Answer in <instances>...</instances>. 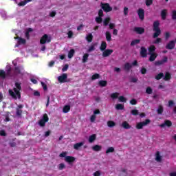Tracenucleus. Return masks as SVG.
<instances>
[{
	"mask_svg": "<svg viewBox=\"0 0 176 176\" xmlns=\"http://www.w3.org/2000/svg\"><path fill=\"white\" fill-rule=\"evenodd\" d=\"M15 87L13 88V90L9 89L8 93L13 100H17V98L18 100H21V92L20 91L21 90V84L15 82Z\"/></svg>",
	"mask_w": 176,
	"mask_h": 176,
	"instance_id": "nucleus-1",
	"label": "nucleus"
},
{
	"mask_svg": "<svg viewBox=\"0 0 176 176\" xmlns=\"http://www.w3.org/2000/svg\"><path fill=\"white\" fill-rule=\"evenodd\" d=\"M153 31L154 32L153 34V38L154 39L158 38L160 34H162V30H160V22L159 21L153 22Z\"/></svg>",
	"mask_w": 176,
	"mask_h": 176,
	"instance_id": "nucleus-2",
	"label": "nucleus"
},
{
	"mask_svg": "<svg viewBox=\"0 0 176 176\" xmlns=\"http://www.w3.org/2000/svg\"><path fill=\"white\" fill-rule=\"evenodd\" d=\"M149 123H151V120L149 119H146L143 122H138L137 124H136V129L138 130H141L142 129H144V126H148V124H149Z\"/></svg>",
	"mask_w": 176,
	"mask_h": 176,
	"instance_id": "nucleus-3",
	"label": "nucleus"
},
{
	"mask_svg": "<svg viewBox=\"0 0 176 176\" xmlns=\"http://www.w3.org/2000/svg\"><path fill=\"white\" fill-rule=\"evenodd\" d=\"M47 122H49V116H47V114L45 113L42 119L38 121V124L41 127H45Z\"/></svg>",
	"mask_w": 176,
	"mask_h": 176,
	"instance_id": "nucleus-4",
	"label": "nucleus"
},
{
	"mask_svg": "<svg viewBox=\"0 0 176 176\" xmlns=\"http://www.w3.org/2000/svg\"><path fill=\"white\" fill-rule=\"evenodd\" d=\"M52 42V37L47 34H44L40 39L41 45H45V43H50Z\"/></svg>",
	"mask_w": 176,
	"mask_h": 176,
	"instance_id": "nucleus-5",
	"label": "nucleus"
},
{
	"mask_svg": "<svg viewBox=\"0 0 176 176\" xmlns=\"http://www.w3.org/2000/svg\"><path fill=\"white\" fill-rule=\"evenodd\" d=\"M100 7L104 10V12H106V13H108L109 12H112V7L109 6V3H100Z\"/></svg>",
	"mask_w": 176,
	"mask_h": 176,
	"instance_id": "nucleus-6",
	"label": "nucleus"
},
{
	"mask_svg": "<svg viewBox=\"0 0 176 176\" xmlns=\"http://www.w3.org/2000/svg\"><path fill=\"white\" fill-rule=\"evenodd\" d=\"M67 79H68V74L65 73L58 77V82H59V83H65Z\"/></svg>",
	"mask_w": 176,
	"mask_h": 176,
	"instance_id": "nucleus-7",
	"label": "nucleus"
},
{
	"mask_svg": "<svg viewBox=\"0 0 176 176\" xmlns=\"http://www.w3.org/2000/svg\"><path fill=\"white\" fill-rule=\"evenodd\" d=\"M168 60V58H167V56H164L162 60H156L154 64L155 67H159L160 65H163L164 63H167Z\"/></svg>",
	"mask_w": 176,
	"mask_h": 176,
	"instance_id": "nucleus-8",
	"label": "nucleus"
},
{
	"mask_svg": "<svg viewBox=\"0 0 176 176\" xmlns=\"http://www.w3.org/2000/svg\"><path fill=\"white\" fill-rule=\"evenodd\" d=\"M23 108H24V106L23 104H19L16 108V116H21L23 115Z\"/></svg>",
	"mask_w": 176,
	"mask_h": 176,
	"instance_id": "nucleus-9",
	"label": "nucleus"
},
{
	"mask_svg": "<svg viewBox=\"0 0 176 176\" xmlns=\"http://www.w3.org/2000/svg\"><path fill=\"white\" fill-rule=\"evenodd\" d=\"M140 56L143 58L148 57V50L145 47H141L140 48Z\"/></svg>",
	"mask_w": 176,
	"mask_h": 176,
	"instance_id": "nucleus-10",
	"label": "nucleus"
},
{
	"mask_svg": "<svg viewBox=\"0 0 176 176\" xmlns=\"http://www.w3.org/2000/svg\"><path fill=\"white\" fill-rule=\"evenodd\" d=\"M138 14L139 16V19L143 21L145 19V10L142 8H139L138 10Z\"/></svg>",
	"mask_w": 176,
	"mask_h": 176,
	"instance_id": "nucleus-11",
	"label": "nucleus"
},
{
	"mask_svg": "<svg viewBox=\"0 0 176 176\" xmlns=\"http://www.w3.org/2000/svg\"><path fill=\"white\" fill-rule=\"evenodd\" d=\"M166 49H168V50H173L174 47H175V41L172 40L169 41V43L166 45Z\"/></svg>",
	"mask_w": 176,
	"mask_h": 176,
	"instance_id": "nucleus-12",
	"label": "nucleus"
},
{
	"mask_svg": "<svg viewBox=\"0 0 176 176\" xmlns=\"http://www.w3.org/2000/svg\"><path fill=\"white\" fill-rule=\"evenodd\" d=\"M133 31L136 32V34H138L139 35H142V34L145 32V29L141 27H135L133 29Z\"/></svg>",
	"mask_w": 176,
	"mask_h": 176,
	"instance_id": "nucleus-13",
	"label": "nucleus"
},
{
	"mask_svg": "<svg viewBox=\"0 0 176 176\" xmlns=\"http://www.w3.org/2000/svg\"><path fill=\"white\" fill-rule=\"evenodd\" d=\"M173 126V122L170 120H166L164 123L160 125V127H171Z\"/></svg>",
	"mask_w": 176,
	"mask_h": 176,
	"instance_id": "nucleus-14",
	"label": "nucleus"
},
{
	"mask_svg": "<svg viewBox=\"0 0 176 176\" xmlns=\"http://www.w3.org/2000/svg\"><path fill=\"white\" fill-rule=\"evenodd\" d=\"M75 160H76L75 157L66 156L65 157V162H66V163H68V164H72V163H74V162H75Z\"/></svg>",
	"mask_w": 176,
	"mask_h": 176,
	"instance_id": "nucleus-15",
	"label": "nucleus"
},
{
	"mask_svg": "<svg viewBox=\"0 0 176 176\" xmlns=\"http://www.w3.org/2000/svg\"><path fill=\"white\" fill-rule=\"evenodd\" d=\"M14 39H18V41H17L18 45H16V47L19 46V45H25L27 42L25 38H23L19 36H16L14 38Z\"/></svg>",
	"mask_w": 176,
	"mask_h": 176,
	"instance_id": "nucleus-16",
	"label": "nucleus"
},
{
	"mask_svg": "<svg viewBox=\"0 0 176 176\" xmlns=\"http://www.w3.org/2000/svg\"><path fill=\"white\" fill-rule=\"evenodd\" d=\"M113 53V50H104L102 52V57H109Z\"/></svg>",
	"mask_w": 176,
	"mask_h": 176,
	"instance_id": "nucleus-17",
	"label": "nucleus"
},
{
	"mask_svg": "<svg viewBox=\"0 0 176 176\" xmlns=\"http://www.w3.org/2000/svg\"><path fill=\"white\" fill-rule=\"evenodd\" d=\"M156 58H157V54L151 53L150 57L148 58V61H150L151 63H153V61H155V60H156Z\"/></svg>",
	"mask_w": 176,
	"mask_h": 176,
	"instance_id": "nucleus-18",
	"label": "nucleus"
},
{
	"mask_svg": "<svg viewBox=\"0 0 176 176\" xmlns=\"http://www.w3.org/2000/svg\"><path fill=\"white\" fill-rule=\"evenodd\" d=\"M122 126L123 129H125V130H129V129H131V125H130V124H129V122H127V121H124L122 124Z\"/></svg>",
	"mask_w": 176,
	"mask_h": 176,
	"instance_id": "nucleus-19",
	"label": "nucleus"
},
{
	"mask_svg": "<svg viewBox=\"0 0 176 176\" xmlns=\"http://www.w3.org/2000/svg\"><path fill=\"white\" fill-rule=\"evenodd\" d=\"M161 17H162V20H166V19L167 18V10L166 9H164L161 11Z\"/></svg>",
	"mask_w": 176,
	"mask_h": 176,
	"instance_id": "nucleus-20",
	"label": "nucleus"
},
{
	"mask_svg": "<svg viewBox=\"0 0 176 176\" xmlns=\"http://www.w3.org/2000/svg\"><path fill=\"white\" fill-rule=\"evenodd\" d=\"M105 36L107 42H111V41H112V35L111 34V32H109V31H107L105 32Z\"/></svg>",
	"mask_w": 176,
	"mask_h": 176,
	"instance_id": "nucleus-21",
	"label": "nucleus"
},
{
	"mask_svg": "<svg viewBox=\"0 0 176 176\" xmlns=\"http://www.w3.org/2000/svg\"><path fill=\"white\" fill-rule=\"evenodd\" d=\"M107 42L105 41H102L100 49L101 52H104V50H107Z\"/></svg>",
	"mask_w": 176,
	"mask_h": 176,
	"instance_id": "nucleus-22",
	"label": "nucleus"
},
{
	"mask_svg": "<svg viewBox=\"0 0 176 176\" xmlns=\"http://www.w3.org/2000/svg\"><path fill=\"white\" fill-rule=\"evenodd\" d=\"M92 149L95 152H100V151H101V149H102V146L96 144V145L92 146Z\"/></svg>",
	"mask_w": 176,
	"mask_h": 176,
	"instance_id": "nucleus-23",
	"label": "nucleus"
},
{
	"mask_svg": "<svg viewBox=\"0 0 176 176\" xmlns=\"http://www.w3.org/2000/svg\"><path fill=\"white\" fill-rule=\"evenodd\" d=\"M96 138H97V135H96V134H93V135H90L89 138V142H90L91 144L94 142V141H96Z\"/></svg>",
	"mask_w": 176,
	"mask_h": 176,
	"instance_id": "nucleus-24",
	"label": "nucleus"
},
{
	"mask_svg": "<svg viewBox=\"0 0 176 176\" xmlns=\"http://www.w3.org/2000/svg\"><path fill=\"white\" fill-rule=\"evenodd\" d=\"M170 79H171V74H170V72H166L164 77V80L167 81V80H170Z\"/></svg>",
	"mask_w": 176,
	"mask_h": 176,
	"instance_id": "nucleus-25",
	"label": "nucleus"
},
{
	"mask_svg": "<svg viewBox=\"0 0 176 176\" xmlns=\"http://www.w3.org/2000/svg\"><path fill=\"white\" fill-rule=\"evenodd\" d=\"M98 85L100 87H105L108 85V82L107 80H100Z\"/></svg>",
	"mask_w": 176,
	"mask_h": 176,
	"instance_id": "nucleus-26",
	"label": "nucleus"
},
{
	"mask_svg": "<svg viewBox=\"0 0 176 176\" xmlns=\"http://www.w3.org/2000/svg\"><path fill=\"white\" fill-rule=\"evenodd\" d=\"M155 160L156 162H162V156H160V152L157 151L155 154Z\"/></svg>",
	"mask_w": 176,
	"mask_h": 176,
	"instance_id": "nucleus-27",
	"label": "nucleus"
},
{
	"mask_svg": "<svg viewBox=\"0 0 176 176\" xmlns=\"http://www.w3.org/2000/svg\"><path fill=\"white\" fill-rule=\"evenodd\" d=\"M119 93L118 92H115L113 93L110 95L111 98H112L113 100H117V98H119Z\"/></svg>",
	"mask_w": 176,
	"mask_h": 176,
	"instance_id": "nucleus-28",
	"label": "nucleus"
},
{
	"mask_svg": "<svg viewBox=\"0 0 176 176\" xmlns=\"http://www.w3.org/2000/svg\"><path fill=\"white\" fill-rule=\"evenodd\" d=\"M86 40L87 41V42H89L90 43V42L93 41V34L91 33H89L86 36Z\"/></svg>",
	"mask_w": 176,
	"mask_h": 176,
	"instance_id": "nucleus-29",
	"label": "nucleus"
},
{
	"mask_svg": "<svg viewBox=\"0 0 176 176\" xmlns=\"http://www.w3.org/2000/svg\"><path fill=\"white\" fill-rule=\"evenodd\" d=\"M64 113H68V112H69V111H71V106L69 105H65L64 107H63V109Z\"/></svg>",
	"mask_w": 176,
	"mask_h": 176,
	"instance_id": "nucleus-30",
	"label": "nucleus"
},
{
	"mask_svg": "<svg viewBox=\"0 0 176 176\" xmlns=\"http://www.w3.org/2000/svg\"><path fill=\"white\" fill-rule=\"evenodd\" d=\"M116 109L118 110V111H122L123 109H124V105H123L122 104H117L116 105Z\"/></svg>",
	"mask_w": 176,
	"mask_h": 176,
	"instance_id": "nucleus-31",
	"label": "nucleus"
},
{
	"mask_svg": "<svg viewBox=\"0 0 176 176\" xmlns=\"http://www.w3.org/2000/svg\"><path fill=\"white\" fill-rule=\"evenodd\" d=\"M87 60H89V54L86 53L82 56V63H87Z\"/></svg>",
	"mask_w": 176,
	"mask_h": 176,
	"instance_id": "nucleus-32",
	"label": "nucleus"
},
{
	"mask_svg": "<svg viewBox=\"0 0 176 176\" xmlns=\"http://www.w3.org/2000/svg\"><path fill=\"white\" fill-rule=\"evenodd\" d=\"M131 67L132 65L129 63H126L124 66V69H125V71H130V69H131Z\"/></svg>",
	"mask_w": 176,
	"mask_h": 176,
	"instance_id": "nucleus-33",
	"label": "nucleus"
},
{
	"mask_svg": "<svg viewBox=\"0 0 176 176\" xmlns=\"http://www.w3.org/2000/svg\"><path fill=\"white\" fill-rule=\"evenodd\" d=\"M74 54H75V50H70L68 53V58H72V57H74Z\"/></svg>",
	"mask_w": 176,
	"mask_h": 176,
	"instance_id": "nucleus-34",
	"label": "nucleus"
},
{
	"mask_svg": "<svg viewBox=\"0 0 176 176\" xmlns=\"http://www.w3.org/2000/svg\"><path fill=\"white\" fill-rule=\"evenodd\" d=\"M141 42L140 39H135L131 42V46H135V45H138Z\"/></svg>",
	"mask_w": 176,
	"mask_h": 176,
	"instance_id": "nucleus-35",
	"label": "nucleus"
},
{
	"mask_svg": "<svg viewBox=\"0 0 176 176\" xmlns=\"http://www.w3.org/2000/svg\"><path fill=\"white\" fill-rule=\"evenodd\" d=\"M80 146H83V142H79V143L75 144L74 146V149L78 151V149H79V148H80Z\"/></svg>",
	"mask_w": 176,
	"mask_h": 176,
	"instance_id": "nucleus-36",
	"label": "nucleus"
},
{
	"mask_svg": "<svg viewBox=\"0 0 176 176\" xmlns=\"http://www.w3.org/2000/svg\"><path fill=\"white\" fill-rule=\"evenodd\" d=\"M110 21H111V18L110 17L105 18L104 21H103V24H104V27H107V25H108V24H109Z\"/></svg>",
	"mask_w": 176,
	"mask_h": 176,
	"instance_id": "nucleus-37",
	"label": "nucleus"
},
{
	"mask_svg": "<svg viewBox=\"0 0 176 176\" xmlns=\"http://www.w3.org/2000/svg\"><path fill=\"white\" fill-rule=\"evenodd\" d=\"M94 50H96V45L93 44L89 47L87 52V53H90L91 52H94Z\"/></svg>",
	"mask_w": 176,
	"mask_h": 176,
	"instance_id": "nucleus-38",
	"label": "nucleus"
},
{
	"mask_svg": "<svg viewBox=\"0 0 176 176\" xmlns=\"http://www.w3.org/2000/svg\"><path fill=\"white\" fill-rule=\"evenodd\" d=\"M107 126L108 127H114V126H116V123L112 120H109L107 122Z\"/></svg>",
	"mask_w": 176,
	"mask_h": 176,
	"instance_id": "nucleus-39",
	"label": "nucleus"
},
{
	"mask_svg": "<svg viewBox=\"0 0 176 176\" xmlns=\"http://www.w3.org/2000/svg\"><path fill=\"white\" fill-rule=\"evenodd\" d=\"M95 21L98 24H101V23H102V16H97V17H96Z\"/></svg>",
	"mask_w": 176,
	"mask_h": 176,
	"instance_id": "nucleus-40",
	"label": "nucleus"
},
{
	"mask_svg": "<svg viewBox=\"0 0 176 176\" xmlns=\"http://www.w3.org/2000/svg\"><path fill=\"white\" fill-rule=\"evenodd\" d=\"M146 94H152L153 93V89L151 87H147L146 88Z\"/></svg>",
	"mask_w": 176,
	"mask_h": 176,
	"instance_id": "nucleus-41",
	"label": "nucleus"
},
{
	"mask_svg": "<svg viewBox=\"0 0 176 176\" xmlns=\"http://www.w3.org/2000/svg\"><path fill=\"white\" fill-rule=\"evenodd\" d=\"M0 78L5 79L6 78V72L3 70L0 69Z\"/></svg>",
	"mask_w": 176,
	"mask_h": 176,
	"instance_id": "nucleus-42",
	"label": "nucleus"
},
{
	"mask_svg": "<svg viewBox=\"0 0 176 176\" xmlns=\"http://www.w3.org/2000/svg\"><path fill=\"white\" fill-rule=\"evenodd\" d=\"M164 74L160 73L157 76H155V79L157 80H160V79H162V78H164Z\"/></svg>",
	"mask_w": 176,
	"mask_h": 176,
	"instance_id": "nucleus-43",
	"label": "nucleus"
},
{
	"mask_svg": "<svg viewBox=\"0 0 176 176\" xmlns=\"http://www.w3.org/2000/svg\"><path fill=\"white\" fill-rule=\"evenodd\" d=\"M163 111H164L163 106L160 105L157 110L158 115H162V113H163Z\"/></svg>",
	"mask_w": 176,
	"mask_h": 176,
	"instance_id": "nucleus-44",
	"label": "nucleus"
},
{
	"mask_svg": "<svg viewBox=\"0 0 176 176\" xmlns=\"http://www.w3.org/2000/svg\"><path fill=\"white\" fill-rule=\"evenodd\" d=\"M155 50H156V47H155V45H151L148 48L149 54L154 53L153 52H155Z\"/></svg>",
	"mask_w": 176,
	"mask_h": 176,
	"instance_id": "nucleus-45",
	"label": "nucleus"
},
{
	"mask_svg": "<svg viewBox=\"0 0 176 176\" xmlns=\"http://www.w3.org/2000/svg\"><path fill=\"white\" fill-rule=\"evenodd\" d=\"M113 152H115V148L113 147H109L107 150L106 151V153H113Z\"/></svg>",
	"mask_w": 176,
	"mask_h": 176,
	"instance_id": "nucleus-46",
	"label": "nucleus"
},
{
	"mask_svg": "<svg viewBox=\"0 0 176 176\" xmlns=\"http://www.w3.org/2000/svg\"><path fill=\"white\" fill-rule=\"evenodd\" d=\"M118 100L120 101V102H126L127 101V99H126L124 96H121L118 98Z\"/></svg>",
	"mask_w": 176,
	"mask_h": 176,
	"instance_id": "nucleus-47",
	"label": "nucleus"
},
{
	"mask_svg": "<svg viewBox=\"0 0 176 176\" xmlns=\"http://www.w3.org/2000/svg\"><path fill=\"white\" fill-rule=\"evenodd\" d=\"M96 79H100V75L97 73L92 75V76H91V80H96Z\"/></svg>",
	"mask_w": 176,
	"mask_h": 176,
	"instance_id": "nucleus-48",
	"label": "nucleus"
},
{
	"mask_svg": "<svg viewBox=\"0 0 176 176\" xmlns=\"http://www.w3.org/2000/svg\"><path fill=\"white\" fill-rule=\"evenodd\" d=\"M171 19L172 20H176V10H173L171 13Z\"/></svg>",
	"mask_w": 176,
	"mask_h": 176,
	"instance_id": "nucleus-49",
	"label": "nucleus"
},
{
	"mask_svg": "<svg viewBox=\"0 0 176 176\" xmlns=\"http://www.w3.org/2000/svg\"><path fill=\"white\" fill-rule=\"evenodd\" d=\"M131 115H133V116H137L138 115V110L137 109H133L131 111Z\"/></svg>",
	"mask_w": 176,
	"mask_h": 176,
	"instance_id": "nucleus-50",
	"label": "nucleus"
},
{
	"mask_svg": "<svg viewBox=\"0 0 176 176\" xmlns=\"http://www.w3.org/2000/svg\"><path fill=\"white\" fill-rule=\"evenodd\" d=\"M162 42V38L157 37V38L155 39V41H153V43L155 45H159V43H160Z\"/></svg>",
	"mask_w": 176,
	"mask_h": 176,
	"instance_id": "nucleus-51",
	"label": "nucleus"
},
{
	"mask_svg": "<svg viewBox=\"0 0 176 176\" xmlns=\"http://www.w3.org/2000/svg\"><path fill=\"white\" fill-rule=\"evenodd\" d=\"M72 36H74V32H72V30L69 31L67 32V38L69 39H71V38H72Z\"/></svg>",
	"mask_w": 176,
	"mask_h": 176,
	"instance_id": "nucleus-52",
	"label": "nucleus"
},
{
	"mask_svg": "<svg viewBox=\"0 0 176 176\" xmlns=\"http://www.w3.org/2000/svg\"><path fill=\"white\" fill-rule=\"evenodd\" d=\"M153 0H146V5L147 6H151V5H153Z\"/></svg>",
	"mask_w": 176,
	"mask_h": 176,
	"instance_id": "nucleus-53",
	"label": "nucleus"
},
{
	"mask_svg": "<svg viewBox=\"0 0 176 176\" xmlns=\"http://www.w3.org/2000/svg\"><path fill=\"white\" fill-rule=\"evenodd\" d=\"M64 168H65V164H64V163H60L58 165V170H64Z\"/></svg>",
	"mask_w": 176,
	"mask_h": 176,
	"instance_id": "nucleus-54",
	"label": "nucleus"
},
{
	"mask_svg": "<svg viewBox=\"0 0 176 176\" xmlns=\"http://www.w3.org/2000/svg\"><path fill=\"white\" fill-rule=\"evenodd\" d=\"M41 86L45 91L47 90V85H46V83L41 82Z\"/></svg>",
	"mask_w": 176,
	"mask_h": 176,
	"instance_id": "nucleus-55",
	"label": "nucleus"
},
{
	"mask_svg": "<svg viewBox=\"0 0 176 176\" xmlns=\"http://www.w3.org/2000/svg\"><path fill=\"white\" fill-rule=\"evenodd\" d=\"M164 36H165L166 41H167L168 39V38H170L171 36V34H170V32H166L164 34Z\"/></svg>",
	"mask_w": 176,
	"mask_h": 176,
	"instance_id": "nucleus-56",
	"label": "nucleus"
},
{
	"mask_svg": "<svg viewBox=\"0 0 176 176\" xmlns=\"http://www.w3.org/2000/svg\"><path fill=\"white\" fill-rule=\"evenodd\" d=\"M130 104L131 105H137V100L133 98L132 100H130Z\"/></svg>",
	"mask_w": 176,
	"mask_h": 176,
	"instance_id": "nucleus-57",
	"label": "nucleus"
},
{
	"mask_svg": "<svg viewBox=\"0 0 176 176\" xmlns=\"http://www.w3.org/2000/svg\"><path fill=\"white\" fill-rule=\"evenodd\" d=\"M98 16L100 17H104V11H102V10H99L98 12Z\"/></svg>",
	"mask_w": 176,
	"mask_h": 176,
	"instance_id": "nucleus-58",
	"label": "nucleus"
},
{
	"mask_svg": "<svg viewBox=\"0 0 176 176\" xmlns=\"http://www.w3.org/2000/svg\"><path fill=\"white\" fill-rule=\"evenodd\" d=\"M124 16H127V14H129V8L127 7L124 8Z\"/></svg>",
	"mask_w": 176,
	"mask_h": 176,
	"instance_id": "nucleus-59",
	"label": "nucleus"
},
{
	"mask_svg": "<svg viewBox=\"0 0 176 176\" xmlns=\"http://www.w3.org/2000/svg\"><path fill=\"white\" fill-rule=\"evenodd\" d=\"M25 5H27V1H22L19 3V6H25Z\"/></svg>",
	"mask_w": 176,
	"mask_h": 176,
	"instance_id": "nucleus-60",
	"label": "nucleus"
},
{
	"mask_svg": "<svg viewBox=\"0 0 176 176\" xmlns=\"http://www.w3.org/2000/svg\"><path fill=\"white\" fill-rule=\"evenodd\" d=\"M15 74H21V71L20 70V67H16L14 68Z\"/></svg>",
	"mask_w": 176,
	"mask_h": 176,
	"instance_id": "nucleus-61",
	"label": "nucleus"
},
{
	"mask_svg": "<svg viewBox=\"0 0 176 176\" xmlns=\"http://www.w3.org/2000/svg\"><path fill=\"white\" fill-rule=\"evenodd\" d=\"M69 67V65H68V64L65 65V66L62 69L63 72H65V71H67Z\"/></svg>",
	"mask_w": 176,
	"mask_h": 176,
	"instance_id": "nucleus-62",
	"label": "nucleus"
},
{
	"mask_svg": "<svg viewBox=\"0 0 176 176\" xmlns=\"http://www.w3.org/2000/svg\"><path fill=\"white\" fill-rule=\"evenodd\" d=\"M142 75H145L146 74V68L142 67L140 70Z\"/></svg>",
	"mask_w": 176,
	"mask_h": 176,
	"instance_id": "nucleus-63",
	"label": "nucleus"
},
{
	"mask_svg": "<svg viewBox=\"0 0 176 176\" xmlns=\"http://www.w3.org/2000/svg\"><path fill=\"white\" fill-rule=\"evenodd\" d=\"M90 120L91 122L93 123L96 121V116L95 114L92 115L90 118Z\"/></svg>",
	"mask_w": 176,
	"mask_h": 176,
	"instance_id": "nucleus-64",
	"label": "nucleus"
}]
</instances>
